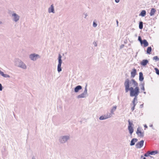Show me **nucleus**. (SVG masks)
I'll list each match as a JSON object with an SVG mask.
<instances>
[{
  "label": "nucleus",
  "mask_w": 159,
  "mask_h": 159,
  "mask_svg": "<svg viewBox=\"0 0 159 159\" xmlns=\"http://www.w3.org/2000/svg\"><path fill=\"white\" fill-rule=\"evenodd\" d=\"M124 85L125 92L127 93L130 89V87H132L134 88L135 86H138V84L134 79L129 80L128 79H127L125 80Z\"/></svg>",
  "instance_id": "nucleus-1"
},
{
  "label": "nucleus",
  "mask_w": 159,
  "mask_h": 159,
  "mask_svg": "<svg viewBox=\"0 0 159 159\" xmlns=\"http://www.w3.org/2000/svg\"><path fill=\"white\" fill-rule=\"evenodd\" d=\"M134 88L132 87H130V89L129 91H130V97H134L137 98L140 92V89L138 86H135Z\"/></svg>",
  "instance_id": "nucleus-2"
},
{
  "label": "nucleus",
  "mask_w": 159,
  "mask_h": 159,
  "mask_svg": "<svg viewBox=\"0 0 159 159\" xmlns=\"http://www.w3.org/2000/svg\"><path fill=\"white\" fill-rule=\"evenodd\" d=\"M8 14L10 16L12 20L15 22H18L20 19V16L13 11H9Z\"/></svg>",
  "instance_id": "nucleus-3"
},
{
  "label": "nucleus",
  "mask_w": 159,
  "mask_h": 159,
  "mask_svg": "<svg viewBox=\"0 0 159 159\" xmlns=\"http://www.w3.org/2000/svg\"><path fill=\"white\" fill-rule=\"evenodd\" d=\"M14 62L15 66L19 68L24 70L27 68V66L26 64L19 59H16L15 60Z\"/></svg>",
  "instance_id": "nucleus-4"
},
{
  "label": "nucleus",
  "mask_w": 159,
  "mask_h": 159,
  "mask_svg": "<svg viewBox=\"0 0 159 159\" xmlns=\"http://www.w3.org/2000/svg\"><path fill=\"white\" fill-rule=\"evenodd\" d=\"M70 139V136L68 134L60 136L59 139L60 143L61 144H64L67 142Z\"/></svg>",
  "instance_id": "nucleus-5"
},
{
  "label": "nucleus",
  "mask_w": 159,
  "mask_h": 159,
  "mask_svg": "<svg viewBox=\"0 0 159 159\" xmlns=\"http://www.w3.org/2000/svg\"><path fill=\"white\" fill-rule=\"evenodd\" d=\"M61 57H62L61 55L60 54H59L58 57V64L57 68V71H58V72H60L62 70V69L61 67V64L62 63Z\"/></svg>",
  "instance_id": "nucleus-6"
},
{
  "label": "nucleus",
  "mask_w": 159,
  "mask_h": 159,
  "mask_svg": "<svg viewBox=\"0 0 159 159\" xmlns=\"http://www.w3.org/2000/svg\"><path fill=\"white\" fill-rule=\"evenodd\" d=\"M87 87V85H86L84 88V92L83 93L78 95L77 96V98H84L88 96Z\"/></svg>",
  "instance_id": "nucleus-7"
},
{
  "label": "nucleus",
  "mask_w": 159,
  "mask_h": 159,
  "mask_svg": "<svg viewBox=\"0 0 159 159\" xmlns=\"http://www.w3.org/2000/svg\"><path fill=\"white\" fill-rule=\"evenodd\" d=\"M29 57L31 60L35 61L38 59L40 58V57L38 54L33 53L30 55Z\"/></svg>",
  "instance_id": "nucleus-8"
},
{
  "label": "nucleus",
  "mask_w": 159,
  "mask_h": 159,
  "mask_svg": "<svg viewBox=\"0 0 159 159\" xmlns=\"http://www.w3.org/2000/svg\"><path fill=\"white\" fill-rule=\"evenodd\" d=\"M144 141L143 140H142L140 142L137 143L135 145L136 148H140L143 146Z\"/></svg>",
  "instance_id": "nucleus-9"
},
{
  "label": "nucleus",
  "mask_w": 159,
  "mask_h": 159,
  "mask_svg": "<svg viewBox=\"0 0 159 159\" xmlns=\"http://www.w3.org/2000/svg\"><path fill=\"white\" fill-rule=\"evenodd\" d=\"M136 133L138 136L140 137H143L144 136V132H142L141 131L140 128L139 127L138 128Z\"/></svg>",
  "instance_id": "nucleus-10"
},
{
  "label": "nucleus",
  "mask_w": 159,
  "mask_h": 159,
  "mask_svg": "<svg viewBox=\"0 0 159 159\" xmlns=\"http://www.w3.org/2000/svg\"><path fill=\"white\" fill-rule=\"evenodd\" d=\"M48 12L49 13L51 12L54 13H55L54 7L53 4H52L50 7L48 9Z\"/></svg>",
  "instance_id": "nucleus-11"
},
{
  "label": "nucleus",
  "mask_w": 159,
  "mask_h": 159,
  "mask_svg": "<svg viewBox=\"0 0 159 159\" xmlns=\"http://www.w3.org/2000/svg\"><path fill=\"white\" fill-rule=\"evenodd\" d=\"M136 70L135 69H134L131 72V77L134 78L136 75Z\"/></svg>",
  "instance_id": "nucleus-12"
},
{
  "label": "nucleus",
  "mask_w": 159,
  "mask_h": 159,
  "mask_svg": "<svg viewBox=\"0 0 159 159\" xmlns=\"http://www.w3.org/2000/svg\"><path fill=\"white\" fill-rule=\"evenodd\" d=\"M82 88V86L80 85H78L76 86L74 89V91L75 93H77Z\"/></svg>",
  "instance_id": "nucleus-13"
},
{
  "label": "nucleus",
  "mask_w": 159,
  "mask_h": 159,
  "mask_svg": "<svg viewBox=\"0 0 159 159\" xmlns=\"http://www.w3.org/2000/svg\"><path fill=\"white\" fill-rule=\"evenodd\" d=\"M137 141L138 139L136 138L133 139L131 140L130 145L131 146L134 145L135 144V143Z\"/></svg>",
  "instance_id": "nucleus-14"
},
{
  "label": "nucleus",
  "mask_w": 159,
  "mask_h": 159,
  "mask_svg": "<svg viewBox=\"0 0 159 159\" xmlns=\"http://www.w3.org/2000/svg\"><path fill=\"white\" fill-rule=\"evenodd\" d=\"M140 43L141 45L143 44L144 47H146L148 45V43L146 39L143 40Z\"/></svg>",
  "instance_id": "nucleus-15"
},
{
  "label": "nucleus",
  "mask_w": 159,
  "mask_h": 159,
  "mask_svg": "<svg viewBox=\"0 0 159 159\" xmlns=\"http://www.w3.org/2000/svg\"><path fill=\"white\" fill-rule=\"evenodd\" d=\"M148 62L147 60H143L141 62V64L143 66H145Z\"/></svg>",
  "instance_id": "nucleus-16"
},
{
  "label": "nucleus",
  "mask_w": 159,
  "mask_h": 159,
  "mask_svg": "<svg viewBox=\"0 0 159 159\" xmlns=\"http://www.w3.org/2000/svg\"><path fill=\"white\" fill-rule=\"evenodd\" d=\"M116 106H114L112 107V108L111 109L110 113H111L113 115L114 114V112L116 110Z\"/></svg>",
  "instance_id": "nucleus-17"
},
{
  "label": "nucleus",
  "mask_w": 159,
  "mask_h": 159,
  "mask_svg": "<svg viewBox=\"0 0 159 159\" xmlns=\"http://www.w3.org/2000/svg\"><path fill=\"white\" fill-rule=\"evenodd\" d=\"M144 78L143 76V74L142 72H140L139 73V80L140 81H142L143 80Z\"/></svg>",
  "instance_id": "nucleus-18"
},
{
  "label": "nucleus",
  "mask_w": 159,
  "mask_h": 159,
  "mask_svg": "<svg viewBox=\"0 0 159 159\" xmlns=\"http://www.w3.org/2000/svg\"><path fill=\"white\" fill-rule=\"evenodd\" d=\"M156 11V10L153 8H152L151 9L150 12V15L151 16H153Z\"/></svg>",
  "instance_id": "nucleus-19"
},
{
  "label": "nucleus",
  "mask_w": 159,
  "mask_h": 159,
  "mask_svg": "<svg viewBox=\"0 0 159 159\" xmlns=\"http://www.w3.org/2000/svg\"><path fill=\"white\" fill-rule=\"evenodd\" d=\"M128 129L130 134H132L134 132V129L133 127L132 126H128Z\"/></svg>",
  "instance_id": "nucleus-20"
},
{
  "label": "nucleus",
  "mask_w": 159,
  "mask_h": 159,
  "mask_svg": "<svg viewBox=\"0 0 159 159\" xmlns=\"http://www.w3.org/2000/svg\"><path fill=\"white\" fill-rule=\"evenodd\" d=\"M146 13V11L145 10H142L139 14V16H141L142 17H144L145 16Z\"/></svg>",
  "instance_id": "nucleus-21"
},
{
  "label": "nucleus",
  "mask_w": 159,
  "mask_h": 159,
  "mask_svg": "<svg viewBox=\"0 0 159 159\" xmlns=\"http://www.w3.org/2000/svg\"><path fill=\"white\" fill-rule=\"evenodd\" d=\"M152 48L151 47H149L147 48V52L148 54H150L152 51Z\"/></svg>",
  "instance_id": "nucleus-22"
},
{
  "label": "nucleus",
  "mask_w": 159,
  "mask_h": 159,
  "mask_svg": "<svg viewBox=\"0 0 159 159\" xmlns=\"http://www.w3.org/2000/svg\"><path fill=\"white\" fill-rule=\"evenodd\" d=\"M136 102H138L137 98L134 97L132 102V103L131 104H134Z\"/></svg>",
  "instance_id": "nucleus-23"
},
{
  "label": "nucleus",
  "mask_w": 159,
  "mask_h": 159,
  "mask_svg": "<svg viewBox=\"0 0 159 159\" xmlns=\"http://www.w3.org/2000/svg\"><path fill=\"white\" fill-rule=\"evenodd\" d=\"M149 152L150 154L151 155H154L158 153V151L157 150L155 151H152L151 152L149 151Z\"/></svg>",
  "instance_id": "nucleus-24"
},
{
  "label": "nucleus",
  "mask_w": 159,
  "mask_h": 159,
  "mask_svg": "<svg viewBox=\"0 0 159 159\" xmlns=\"http://www.w3.org/2000/svg\"><path fill=\"white\" fill-rule=\"evenodd\" d=\"M139 28L140 29H142L143 28V22L140 21L139 23Z\"/></svg>",
  "instance_id": "nucleus-25"
},
{
  "label": "nucleus",
  "mask_w": 159,
  "mask_h": 159,
  "mask_svg": "<svg viewBox=\"0 0 159 159\" xmlns=\"http://www.w3.org/2000/svg\"><path fill=\"white\" fill-rule=\"evenodd\" d=\"M141 85H142V87L140 88L143 91H144L145 90L144 88V84L142 83L141 84Z\"/></svg>",
  "instance_id": "nucleus-26"
},
{
  "label": "nucleus",
  "mask_w": 159,
  "mask_h": 159,
  "mask_svg": "<svg viewBox=\"0 0 159 159\" xmlns=\"http://www.w3.org/2000/svg\"><path fill=\"white\" fill-rule=\"evenodd\" d=\"M153 60H155L156 61H159V58L157 56H155L153 57Z\"/></svg>",
  "instance_id": "nucleus-27"
},
{
  "label": "nucleus",
  "mask_w": 159,
  "mask_h": 159,
  "mask_svg": "<svg viewBox=\"0 0 159 159\" xmlns=\"http://www.w3.org/2000/svg\"><path fill=\"white\" fill-rule=\"evenodd\" d=\"M106 115L107 116L108 118H110L113 115L111 113H107Z\"/></svg>",
  "instance_id": "nucleus-28"
},
{
  "label": "nucleus",
  "mask_w": 159,
  "mask_h": 159,
  "mask_svg": "<svg viewBox=\"0 0 159 159\" xmlns=\"http://www.w3.org/2000/svg\"><path fill=\"white\" fill-rule=\"evenodd\" d=\"M2 76L5 78H9L10 77V76L9 75L4 74V73H3Z\"/></svg>",
  "instance_id": "nucleus-29"
},
{
  "label": "nucleus",
  "mask_w": 159,
  "mask_h": 159,
  "mask_svg": "<svg viewBox=\"0 0 159 159\" xmlns=\"http://www.w3.org/2000/svg\"><path fill=\"white\" fill-rule=\"evenodd\" d=\"M155 70L156 71V73L157 75H159V70L157 68H155Z\"/></svg>",
  "instance_id": "nucleus-30"
},
{
  "label": "nucleus",
  "mask_w": 159,
  "mask_h": 159,
  "mask_svg": "<svg viewBox=\"0 0 159 159\" xmlns=\"http://www.w3.org/2000/svg\"><path fill=\"white\" fill-rule=\"evenodd\" d=\"M149 151H148L146 153H145L144 155V156H145V157H148V156H149V155L150 154V153H149Z\"/></svg>",
  "instance_id": "nucleus-31"
},
{
  "label": "nucleus",
  "mask_w": 159,
  "mask_h": 159,
  "mask_svg": "<svg viewBox=\"0 0 159 159\" xmlns=\"http://www.w3.org/2000/svg\"><path fill=\"white\" fill-rule=\"evenodd\" d=\"M138 40L140 42V43H141V42L143 41V40L142 39V38L141 36H139L138 37Z\"/></svg>",
  "instance_id": "nucleus-32"
},
{
  "label": "nucleus",
  "mask_w": 159,
  "mask_h": 159,
  "mask_svg": "<svg viewBox=\"0 0 159 159\" xmlns=\"http://www.w3.org/2000/svg\"><path fill=\"white\" fill-rule=\"evenodd\" d=\"M97 26V24L94 21H93V26L94 27H96Z\"/></svg>",
  "instance_id": "nucleus-33"
},
{
  "label": "nucleus",
  "mask_w": 159,
  "mask_h": 159,
  "mask_svg": "<svg viewBox=\"0 0 159 159\" xmlns=\"http://www.w3.org/2000/svg\"><path fill=\"white\" fill-rule=\"evenodd\" d=\"M129 122V125L128 126H132V125H133V123L130 122L129 120H128Z\"/></svg>",
  "instance_id": "nucleus-34"
},
{
  "label": "nucleus",
  "mask_w": 159,
  "mask_h": 159,
  "mask_svg": "<svg viewBox=\"0 0 159 159\" xmlns=\"http://www.w3.org/2000/svg\"><path fill=\"white\" fill-rule=\"evenodd\" d=\"M99 119L100 120H105V118H104L103 116H101L99 117Z\"/></svg>",
  "instance_id": "nucleus-35"
},
{
  "label": "nucleus",
  "mask_w": 159,
  "mask_h": 159,
  "mask_svg": "<svg viewBox=\"0 0 159 159\" xmlns=\"http://www.w3.org/2000/svg\"><path fill=\"white\" fill-rule=\"evenodd\" d=\"M103 117L105 118V120L108 118L106 114L104 115V116H103Z\"/></svg>",
  "instance_id": "nucleus-36"
},
{
  "label": "nucleus",
  "mask_w": 159,
  "mask_h": 159,
  "mask_svg": "<svg viewBox=\"0 0 159 159\" xmlns=\"http://www.w3.org/2000/svg\"><path fill=\"white\" fill-rule=\"evenodd\" d=\"M132 106V107H131V110H132V111H133L135 109V107L133 106Z\"/></svg>",
  "instance_id": "nucleus-37"
},
{
  "label": "nucleus",
  "mask_w": 159,
  "mask_h": 159,
  "mask_svg": "<svg viewBox=\"0 0 159 159\" xmlns=\"http://www.w3.org/2000/svg\"><path fill=\"white\" fill-rule=\"evenodd\" d=\"M93 44L94 45L95 47H97V43L96 42H93Z\"/></svg>",
  "instance_id": "nucleus-38"
},
{
  "label": "nucleus",
  "mask_w": 159,
  "mask_h": 159,
  "mask_svg": "<svg viewBox=\"0 0 159 159\" xmlns=\"http://www.w3.org/2000/svg\"><path fill=\"white\" fill-rule=\"evenodd\" d=\"M2 84H0V91H2Z\"/></svg>",
  "instance_id": "nucleus-39"
},
{
  "label": "nucleus",
  "mask_w": 159,
  "mask_h": 159,
  "mask_svg": "<svg viewBox=\"0 0 159 159\" xmlns=\"http://www.w3.org/2000/svg\"><path fill=\"white\" fill-rule=\"evenodd\" d=\"M137 103L136 102L134 104H130V105H131V106H133L135 107L136 106V105Z\"/></svg>",
  "instance_id": "nucleus-40"
},
{
  "label": "nucleus",
  "mask_w": 159,
  "mask_h": 159,
  "mask_svg": "<svg viewBox=\"0 0 159 159\" xmlns=\"http://www.w3.org/2000/svg\"><path fill=\"white\" fill-rule=\"evenodd\" d=\"M3 73H4L2 71H1V70H0V75L2 76Z\"/></svg>",
  "instance_id": "nucleus-41"
},
{
  "label": "nucleus",
  "mask_w": 159,
  "mask_h": 159,
  "mask_svg": "<svg viewBox=\"0 0 159 159\" xmlns=\"http://www.w3.org/2000/svg\"><path fill=\"white\" fill-rule=\"evenodd\" d=\"M124 44H122L120 46V48L121 49L122 48L124 47Z\"/></svg>",
  "instance_id": "nucleus-42"
},
{
  "label": "nucleus",
  "mask_w": 159,
  "mask_h": 159,
  "mask_svg": "<svg viewBox=\"0 0 159 159\" xmlns=\"http://www.w3.org/2000/svg\"><path fill=\"white\" fill-rule=\"evenodd\" d=\"M115 1L116 3H118L120 2V0H115Z\"/></svg>",
  "instance_id": "nucleus-43"
},
{
  "label": "nucleus",
  "mask_w": 159,
  "mask_h": 159,
  "mask_svg": "<svg viewBox=\"0 0 159 159\" xmlns=\"http://www.w3.org/2000/svg\"><path fill=\"white\" fill-rule=\"evenodd\" d=\"M143 107V104H141L140 106V108H142Z\"/></svg>",
  "instance_id": "nucleus-44"
},
{
  "label": "nucleus",
  "mask_w": 159,
  "mask_h": 159,
  "mask_svg": "<svg viewBox=\"0 0 159 159\" xmlns=\"http://www.w3.org/2000/svg\"><path fill=\"white\" fill-rule=\"evenodd\" d=\"M116 24L117 26H118V20H116Z\"/></svg>",
  "instance_id": "nucleus-45"
},
{
  "label": "nucleus",
  "mask_w": 159,
  "mask_h": 159,
  "mask_svg": "<svg viewBox=\"0 0 159 159\" xmlns=\"http://www.w3.org/2000/svg\"><path fill=\"white\" fill-rule=\"evenodd\" d=\"M87 16V14H85V16L84 18H86V17Z\"/></svg>",
  "instance_id": "nucleus-46"
},
{
  "label": "nucleus",
  "mask_w": 159,
  "mask_h": 159,
  "mask_svg": "<svg viewBox=\"0 0 159 159\" xmlns=\"http://www.w3.org/2000/svg\"><path fill=\"white\" fill-rule=\"evenodd\" d=\"M2 22L1 21H0V25L2 24Z\"/></svg>",
  "instance_id": "nucleus-47"
},
{
  "label": "nucleus",
  "mask_w": 159,
  "mask_h": 159,
  "mask_svg": "<svg viewBox=\"0 0 159 159\" xmlns=\"http://www.w3.org/2000/svg\"><path fill=\"white\" fill-rule=\"evenodd\" d=\"M144 127L145 128H147V126L146 125H144Z\"/></svg>",
  "instance_id": "nucleus-48"
},
{
  "label": "nucleus",
  "mask_w": 159,
  "mask_h": 159,
  "mask_svg": "<svg viewBox=\"0 0 159 159\" xmlns=\"http://www.w3.org/2000/svg\"><path fill=\"white\" fill-rule=\"evenodd\" d=\"M143 93H144V94H146V92H144V91H143Z\"/></svg>",
  "instance_id": "nucleus-49"
},
{
  "label": "nucleus",
  "mask_w": 159,
  "mask_h": 159,
  "mask_svg": "<svg viewBox=\"0 0 159 159\" xmlns=\"http://www.w3.org/2000/svg\"><path fill=\"white\" fill-rule=\"evenodd\" d=\"M32 159H35L34 157H33Z\"/></svg>",
  "instance_id": "nucleus-50"
},
{
  "label": "nucleus",
  "mask_w": 159,
  "mask_h": 159,
  "mask_svg": "<svg viewBox=\"0 0 159 159\" xmlns=\"http://www.w3.org/2000/svg\"><path fill=\"white\" fill-rule=\"evenodd\" d=\"M152 126V125H151V126Z\"/></svg>",
  "instance_id": "nucleus-51"
}]
</instances>
